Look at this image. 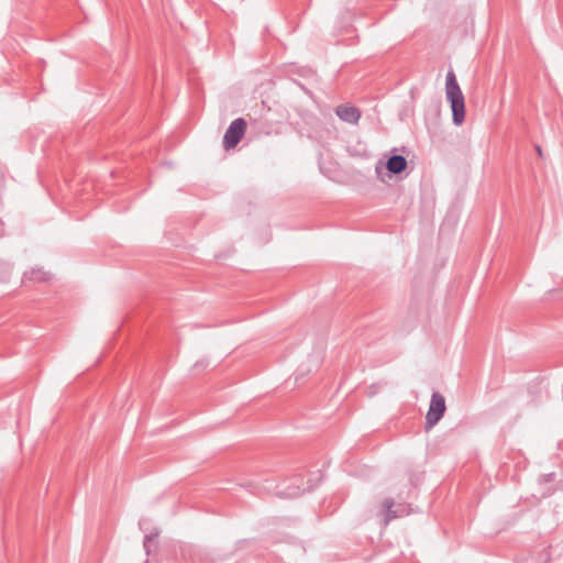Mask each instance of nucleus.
I'll list each match as a JSON object with an SVG mask.
<instances>
[{"mask_svg": "<svg viewBox=\"0 0 563 563\" xmlns=\"http://www.w3.org/2000/svg\"><path fill=\"white\" fill-rule=\"evenodd\" d=\"M445 93L452 110V121L461 125L465 120V100L453 70L446 74Z\"/></svg>", "mask_w": 563, "mask_h": 563, "instance_id": "f257e3e1", "label": "nucleus"}, {"mask_svg": "<svg viewBox=\"0 0 563 563\" xmlns=\"http://www.w3.org/2000/svg\"><path fill=\"white\" fill-rule=\"evenodd\" d=\"M180 363L185 371L192 374H200L216 366L218 361L212 360L208 354H185Z\"/></svg>", "mask_w": 563, "mask_h": 563, "instance_id": "f03ea898", "label": "nucleus"}, {"mask_svg": "<svg viewBox=\"0 0 563 563\" xmlns=\"http://www.w3.org/2000/svg\"><path fill=\"white\" fill-rule=\"evenodd\" d=\"M246 126V121L243 118L233 120L224 133L223 147L225 150L235 147L243 139Z\"/></svg>", "mask_w": 563, "mask_h": 563, "instance_id": "7ed1b4c3", "label": "nucleus"}, {"mask_svg": "<svg viewBox=\"0 0 563 563\" xmlns=\"http://www.w3.org/2000/svg\"><path fill=\"white\" fill-rule=\"evenodd\" d=\"M446 410L445 399L439 394L434 393L431 397L429 410L426 416V427L431 429L443 417Z\"/></svg>", "mask_w": 563, "mask_h": 563, "instance_id": "20e7f679", "label": "nucleus"}, {"mask_svg": "<svg viewBox=\"0 0 563 563\" xmlns=\"http://www.w3.org/2000/svg\"><path fill=\"white\" fill-rule=\"evenodd\" d=\"M335 114L344 122L350 124H357L361 119V110L353 106H338Z\"/></svg>", "mask_w": 563, "mask_h": 563, "instance_id": "39448f33", "label": "nucleus"}, {"mask_svg": "<svg viewBox=\"0 0 563 563\" xmlns=\"http://www.w3.org/2000/svg\"><path fill=\"white\" fill-rule=\"evenodd\" d=\"M407 159L405 156L402 155H391L387 163H386V168L388 169V172L390 174H394V175H399L400 173H402L406 168H407Z\"/></svg>", "mask_w": 563, "mask_h": 563, "instance_id": "423d86ee", "label": "nucleus"}, {"mask_svg": "<svg viewBox=\"0 0 563 563\" xmlns=\"http://www.w3.org/2000/svg\"><path fill=\"white\" fill-rule=\"evenodd\" d=\"M99 362V358L88 360L85 354H77L76 357L71 361V365L77 371H87L96 366Z\"/></svg>", "mask_w": 563, "mask_h": 563, "instance_id": "0eeeda50", "label": "nucleus"}, {"mask_svg": "<svg viewBox=\"0 0 563 563\" xmlns=\"http://www.w3.org/2000/svg\"><path fill=\"white\" fill-rule=\"evenodd\" d=\"M23 280L47 282L49 280V273L43 271L42 268H32L31 271L24 273Z\"/></svg>", "mask_w": 563, "mask_h": 563, "instance_id": "6e6552de", "label": "nucleus"}, {"mask_svg": "<svg viewBox=\"0 0 563 563\" xmlns=\"http://www.w3.org/2000/svg\"><path fill=\"white\" fill-rule=\"evenodd\" d=\"M393 506L394 501L390 498L385 499L379 506L378 515L382 516L385 523H387L394 517L391 510Z\"/></svg>", "mask_w": 563, "mask_h": 563, "instance_id": "1a4fd4ad", "label": "nucleus"}, {"mask_svg": "<svg viewBox=\"0 0 563 563\" xmlns=\"http://www.w3.org/2000/svg\"><path fill=\"white\" fill-rule=\"evenodd\" d=\"M319 365V361L312 360L311 357H307L300 362L298 371L301 374H307L310 373L312 369L317 368Z\"/></svg>", "mask_w": 563, "mask_h": 563, "instance_id": "9d476101", "label": "nucleus"}, {"mask_svg": "<svg viewBox=\"0 0 563 563\" xmlns=\"http://www.w3.org/2000/svg\"><path fill=\"white\" fill-rule=\"evenodd\" d=\"M537 152H539V154H541V147L540 146H537Z\"/></svg>", "mask_w": 563, "mask_h": 563, "instance_id": "9b49d317", "label": "nucleus"}]
</instances>
